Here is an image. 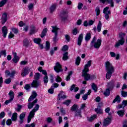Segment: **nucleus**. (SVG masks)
Wrapping results in <instances>:
<instances>
[{
	"label": "nucleus",
	"mask_w": 127,
	"mask_h": 127,
	"mask_svg": "<svg viewBox=\"0 0 127 127\" xmlns=\"http://www.w3.org/2000/svg\"><path fill=\"white\" fill-rule=\"evenodd\" d=\"M40 77V74H39V73H35V75H34V80H36L37 81V80H39V78Z\"/></svg>",
	"instance_id": "3c124183"
},
{
	"label": "nucleus",
	"mask_w": 127,
	"mask_h": 127,
	"mask_svg": "<svg viewBox=\"0 0 127 127\" xmlns=\"http://www.w3.org/2000/svg\"><path fill=\"white\" fill-rule=\"evenodd\" d=\"M91 90H89L87 93L84 94L82 96V99L84 101H86L87 99H88V96L90 95L91 94Z\"/></svg>",
	"instance_id": "4be33fe9"
},
{
	"label": "nucleus",
	"mask_w": 127,
	"mask_h": 127,
	"mask_svg": "<svg viewBox=\"0 0 127 127\" xmlns=\"http://www.w3.org/2000/svg\"><path fill=\"white\" fill-rule=\"evenodd\" d=\"M75 117H79V118H82V111L81 109H78L75 112Z\"/></svg>",
	"instance_id": "412c9836"
},
{
	"label": "nucleus",
	"mask_w": 127,
	"mask_h": 127,
	"mask_svg": "<svg viewBox=\"0 0 127 127\" xmlns=\"http://www.w3.org/2000/svg\"><path fill=\"white\" fill-rule=\"evenodd\" d=\"M25 127H35V123H32L31 125L26 124Z\"/></svg>",
	"instance_id": "4d7b16f0"
},
{
	"label": "nucleus",
	"mask_w": 127,
	"mask_h": 127,
	"mask_svg": "<svg viewBox=\"0 0 127 127\" xmlns=\"http://www.w3.org/2000/svg\"><path fill=\"white\" fill-rule=\"evenodd\" d=\"M41 86V83L36 80H33L31 83V86L32 88H35V89H37L39 88Z\"/></svg>",
	"instance_id": "423d86ee"
},
{
	"label": "nucleus",
	"mask_w": 127,
	"mask_h": 127,
	"mask_svg": "<svg viewBox=\"0 0 127 127\" xmlns=\"http://www.w3.org/2000/svg\"><path fill=\"white\" fill-rule=\"evenodd\" d=\"M7 21V14L6 13H4L2 14L1 21L2 24H4L5 22Z\"/></svg>",
	"instance_id": "ddd939ff"
},
{
	"label": "nucleus",
	"mask_w": 127,
	"mask_h": 127,
	"mask_svg": "<svg viewBox=\"0 0 127 127\" xmlns=\"http://www.w3.org/2000/svg\"><path fill=\"white\" fill-rule=\"evenodd\" d=\"M21 75L22 77H24L26 76V75H28V68L24 67L21 73Z\"/></svg>",
	"instance_id": "2eb2a0df"
},
{
	"label": "nucleus",
	"mask_w": 127,
	"mask_h": 127,
	"mask_svg": "<svg viewBox=\"0 0 127 127\" xmlns=\"http://www.w3.org/2000/svg\"><path fill=\"white\" fill-rule=\"evenodd\" d=\"M52 27L53 28L52 32L55 33V36L53 38V41H54V42H56V41H57V35H58V30H59V29L57 26H52Z\"/></svg>",
	"instance_id": "39448f33"
},
{
	"label": "nucleus",
	"mask_w": 127,
	"mask_h": 127,
	"mask_svg": "<svg viewBox=\"0 0 127 127\" xmlns=\"http://www.w3.org/2000/svg\"><path fill=\"white\" fill-rule=\"evenodd\" d=\"M84 38V35L83 34H80L77 40V45L78 46H81V45L82 44V42H83V38Z\"/></svg>",
	"instance_id": "9b49d317"
},
{
	"label": "nucleus",
	"mask_w": 127,
	"mask_h": 127,
	"mask_svg": "<svg viewBox=\"0 0 127 127\" xmlns=\"http://www.w3.org/2000/svg\"><path fill=\"white\" fill-rule=\"evenodd\" d=\"M59 87V84L54 83L52 85V88H54V89L55 88H58Z\"/></svg>",
	"instance_id": "680f3d73"
},
{
	"label": "nucleus",
	"mask_w": 127,
	"mask_h": 127,
	"mask_svg": "<svg viewBox=\"0 0 127 127\" xmlns=\"http://www.w3.org/2000/svg\"><path fill=\"white\" fill-rule=\"evenodd\" d=\"M43 82L45 84H47V83H48V76L47 75H45L44 77Z\"/></svg>",
	"instance_id": "09e8293b"
},
{
	"label": "nucleus",
	"mask_w": 127,
	"mask_h": 127,
	"mask_svg": "<svg viewBox=\"0 0 127 127\" xmlns=\"http://www.w3.org/2000/svg\"><path fill=\"white\" fill-rule=\"evenodd\" d=\"M79 109V107H78V105L74 104L72 106V107L71 108V110L72 112H76L77 110H78Z\"/></svg>",
	"instance_id": "c756f323"
},
{
	"label": "nucleus",
	"mask_w": 127,
	"mask_h": 127,
	"mask_svg": "<svg viewBox=\"0 0 127 127\" xmlns=\"http://www.w3.org/2000/svg\"><path fill=\"white\" fill-rule=\"evenodd\" d=\"M6 1H7V0H2L0 2V7H2V6H3L5 3H6Z\"/></svg>",
	"instance_id": "49530a36"
},
{
	"label": "nucleus",
	"mask_w": 127,
	"mask_h": 127,
	"mask_svg": "<svg viewBox=\"0 0 127 127\" xmlns=\"http://www.w3.org/2000/svg\"><path fill=\"white\" fill-rule=\"evenodd\" d=\"M101 30H102V22L100 21L97 25V31L98 32H101Z\"/></svg>",
	"instance_id": "7c9ffc66"
},
{
	"label": "nucleus",
	"mask_w": 127,
	"mask_h": 127,
	"mask_svg": "<svg viewBox=\"0 0 127 127\" xmlns=\"http://www.w3.org/2000/svg\"><path fill=\"white\" fill-rule=\"evenodd\" d=\"M127 120H125L123 122V127H127Z\"/></svg>",
	"instance_id": "774afa93"
},
{
	"label": "nucleus",
	"mask_w": 127,
	"mask_h": 127,
	"mask_svg": "<svg viewBox=\"0 0 127 127\" xmlns=\"http://www.w3.org/2000/svg\"><path fill=\"white\" fill-rule=\"evenodd\" d=\"M39 110V105L38 104H36L34 108L32 110L34 112H37Z\"/></svg>",
	"instance_id": "a18cd8bd"
},
{
	"label": "nucleus",
	"mask_w": 127,
	"mask_h": 127,
	"mask_svg": "<svg viewBox=\"0 0 127 127\" xmlns=\"http://www.w3.org/2000/svg\"><path fill=\"white\" fill-rule=\"evenodd\" d=\"M23 43V46H25V47H28V45H29V42H28V40H27V39H24Z\"/></svg>",
	"instance_id": "cd10ccee"
},
{
	"label": "nucleus",
	"mask_w": 127,
	"mask_h": 127,
	"mask_svg": "<svg viewBox=\"0 0 127 127\" xmlns=\"http://www.w3.org/2000/svg\"><path fill=\"white\" fill-rule=\"evenodd\" d=\"M34 8V3H30L28 5V8L29 10H32Z\"/></svg>",
	"instance_id": "473e14b6"
},
{
	"label": "nucleus",
	"mask_w": 127,
	"mask_h": 127,
	"mask_svg": "<svg viewBox=\"0 0 127 127\" xmlns=\"http://www.w3.org/2000/svg\"><path fill=\"white\" fill-rule=\"evenodd\" d=\"M37 99H35V100H34L32 103L30 102L28 104V109H29V110H31V109H32V108H33V106H34L35 105V104H36V103H37Z\"/></svg>",
	"instance_id": "4468645a"
},
{
	"label": "nucleus",
	"mask_w": 127,
	"mask_h": 127,
	"mask_svg": "<svg viewBox=\"0 0 127 127\" xmlns=\"http://www.w3.org/2000/svg\"><path fill=\"white\" fill-rule=\"evenodd\" d=\"M12 102V100L11 99H9V100H7L5 101L4 102V105H6V106H7V105H8V104H10V103H11Z\"/></svg>",
	"instance_id": "052dcab7"
},
{
	"label": "nucleus",
	"mask_w": 127,
	"mask_h": 127,
	"mask_svg": "<svg viewBox=\"0 0 127 127\" xmlns=\"http://www.w3.org/2000/svg\"><path fill=\"white\" fill-rule=\"evenodd\" d=\"M35 32H37V31L35 29V27L34 26H31L29 34L30 35L34 34Z\"/></svg>",
	"instance_id": "bb28decb"
},
{
	"label": "nucleus",
	"mask_w": 127,
	"mask_h": 127,
	"mask_svg": "<svg viewBox=\"0 0 127 127\" xmlns=\"http://www.w3.org/2000/svg\"><path fill=\"white\" fill-rule=\"evenodd\" d=\"M8 96L10 100L13 101V99L14 98V92L12 91V90H10L8 93Z\"/></svg>",
	"instance_id": "393cba45"
},
{
	"label": "nucleus",
	"mask_w": 127,
	"mask_h": 127,
	"mask_svg": "<svg viewBox=\"0 0 127 127\" xmlns=\"http://www.w3.org/2000/svg\"><path fill=\"white\" fill-rule=\"evenodd\" d=\"M116 102L117 103H120L121 102V97H120V96L118 95L115 99L113 100V103H115Z\"/></svg>",
	"instance_id": "2f4dec72"
},
{
	"label": "nucleus",
	"mask_w": 127,
	"mask_h": 127,
	"mask_svg": "<svg viewBox=\"0 0 127 127\" xmlns=\"http://www.w3.org/2000/svg\"><path fill=\"white\" fill-rule=\"evenodd\" d=\"M78 33H79V31H78V29L77 28H75L72 30V34H73V35H77Z\"/></svg>",
	"instance_id": "c03bdc74"
},
{
	"label": "nucleus",
	"mask_w": 127,
	"mask_h": 127,
	"mask_svg": "<svg viewBox=\"0 0 127 127\" xmlns=\"http://www.w3.org/2000/svg\"><path fill=\"white\" fill-rule=\"evenodd\" d=\"M57 7V3H55L53 4L50 7V10L51 13H52V12H54V11L56 10Z\"/></svg>",
	"instance_id": "dca6fc26"
},
{
	"label": "nucleus",
	"mask_w": 127,
	"mask_h": 127,
	"mask_svg": "<svg viewBox=\"0 0 127 127\" xmlns=\"http://www.w3.org/2000/svg\"><path fill=\"white\" fill-rule=\"evenodd\" d=\"M0 54H1V55H3L4 57H6V50H4L2 51H1L0 52Z\"/></svg>",
	"instance_id": "864d4df0"
},
{
	"label": "nucleus",
	"mask_w": 127,
	"mask_h": 127,
	"mask_svg": "<svg viewBox=\"0 0 127 127\" xmlns=\"http://www.w3.org/2000/svg\"><path fill=\"white\" fill-rule=\"evenodd\" d=\"M117 114L120 117H124V116L125 115V111L120 110L118 111Z\"/></svg>",
	"instance_id": "72a5a7b5"
},
{
	"label": "nucleus",
	"mask_w": 127,
	"mask_h": 127,
	"mask_svg": "<svg viewBox=\"0 0 127 127\" xmlns=\"http://www.w3.org/2000/svg\"><path fill=\"white\" fill-rule=\"evenodd\" d=\"M47 30H47V28H45L43 30L42 33L41 34V37L42 38H43V37H44V36H45L46 35V33H47Z\"/></svg>",
	"instance_id": "a878e982"
},
{
	"label": "nucleus",
	"mask_w": 127,
	"mask_h": 127,
	"mask_svg": "<svg viewBox=\"0 0 127 127\" xmlns=\"http://www.w3.org/2000/svg\"><path fill=\"white\" fill-rule=\"evenodd\" d=\"M19 61V58L18 57H17L16 58H14L12 59V61L14 62V63H17V62Z\"/></svg>",
	"instance_id": "0e129e2a"
},
{
	"label": "nucleus",
	"mask_w": 127,
	"mask_h": 127,
	"mask_svg": "<svg viewBox=\"0 0 127 127\" xmlns=\"http://www.w3.org/2000/svg\"><path fill=\"white\" fill-rule=\"evenodd\" d=\"M54 69L57 73H59V72H62V71H63L62 69V66L59 63H57L56 64V65L54 67Z\"/></svg>",
	"instance_id": "0eeeda50"
},
{
	"label": "nucleus",
	"mask_w": 127,
	"mask_h": 127,
	"mask_svg": "<svg viewBox=\"0 0 127 127\" xmlns=\"http://www.w3.org/2000/svg\"><path fill=\"white\" fill-rule=\"evenodd\" d=\"M96 41L97 38H96V37H94L90 43V46L91 47H94V48L99 49L101 45H102V40L98 39L97 41Z\"/></svg>",
	"instance_id": "7ed1b4c3"
},
{
	"label": "nucleus",
	"mask_w": 127,
	"mask_h": 127,
	"mask_svg": "<svg viewBox=\"0 0 127 127\" xmlns=\"http://www.w3.org/2000/svg\"><path fill=\"white\" fill-rule=\"evenodd\" d=\"M108 86L110 89H112L115 86V83H114V82H110L108 84Z\"/></svg>",
	"instance_id": "79ce46f5"
},
{
	"label": "nucleus",
	"mask_w": 127,
	"mask_h": 127,
	"mask_svg": "<svg viewBox=\"0 0 127 127\" xmlns=\"http://www.w3.org/2000/svg\"><path fill=\"white\" fill-rule=\"evenodd\" d=\"M92 65V61H89L87 64H86L84 66V68L82 70V77H84L85 80L86 81H88L90 78L91 75L88 74V72H89V67H91Z\"/></svg>",
	"instance_id": "f03ea898"
},
{
	"label": "nucleus",
	"mask_w": 127,
	"mask_h": 127,
	"mask_svg": "<svg viewBox=\"0 0 127 127\" xmlns=\"http://www.w3.org/2000/svg\"><path fill=\"white\" fill-rule=\"evenodd\" d=\"M63 93H64L63 91H61L60 93L59 94L58 96V98L59 100H60V99H66L67 98V96L66 95H63Z\"/></svg>",
	"instance_id": "6ab92c4d"
},
{
	"label": "nucleus",
	"mask_w": 127,
	"mask_h": 127,
	"mask_svg": "<svg viewBox=\"0 0 127 127\" xmlns=\"http://www.w3.org/2000/svg\"><path fill=\"white\" fill-rule=\"evenodd\" d=\"M92 38V34L90 33H87L85 37V40L86 42L90 41V39Z\"/></svg>",
	"instance_id": "aec40b11"
},
{
	"label": "nucleus",
	"mask_w": 127,
	"mask_h": 127,
	"mask_svg": "<svg viewBox=\"0 0 127 127\" xmlns=\"http://www.w3.org/2000/svg\"><path fill=\"white\" fill-rule=\"evenodd\" d=\"M61 17L63 20H66L67 19V17H68V15L66 12H63L61 14Z\"/></svg>",
	"instance_id": "a211bd4d"
},
{
	"label": "nucleus",
	"mask_w": 127,
	"mask_h": 127,
	"mask_svg": "<svg viewBox=\"0 0 127 127\" xmlns=\"http://www.w3.org/2000/svg\"><path fill=\"white\" fill-rule=\"evenodd\" d=\"M11 120L13 122H15L17 120V114L16 113H14L12 114Z\"/></svg>",
	"instance_id": "c85d7f7f"
},
{
	"label": "nucleus",
	"mask_w": 127,
	"mask_h": 127,
	"mask_svg": "<svg viewBox=\"0 0 127 127\" xmlns=\"http://www.w3.org/2000/svg\"><path fill=\"white\" fill-rule=\"evenodd\" d=\"M36 97H37V93H36V91H33L32 93L31 96L28 99V102H31V101H33V100H34Z\"/></svg>",
	"instance_id": "f8f14e48"
},
{
	"label": "nucleus",
	"mask_w": 127,
	"mask_h": 127,
	"mask_svg": "<svg viewBox=\"0 0 127 127\" xmlns=\"http://www.w3.org/2000/svg\"><path fill=\"white\" fill-rule=\"evenodd\" d=\"M35 115V112L34 111H33V110H32L30 112L29 115L28 116V118H27L28 124H29V123H30V122L31 121V119H33V118H34Z\"/></svg>",
	"instance_id": "6e6552de"
},
{
	"label": "nucleus",
	"mask_w": 127,
	"mask_h": 127,
	"mask_svg": "<svg viewBox=\"0 0 127 127\" xmlns=\"http://www.w3.org/2000/svg\"><path fill=\"white\" fill-rule=\"evenodd\" d=\"M109 8H110V7L107 6L103 9V13L104 14H111V10H109Z\"/></svg>",
	"instance_id": "5701e85b"
},
{
	"label": "nucleus",
	"mask_w": 127,
	"mask_h": 127,
	"mask_svg": "<svg viewBox=\"0 0 127 127\" xmlns=\"http://www.w3.org/2000/svg\"><path fill=\"white\" fill-rule=\"evenodd\" d=\"M61 113L63 116H65L66 115V110L64 108H61Z\"/></svg>",
	"instance_id": "603ef678"
},
{
	"label": "nucleus",
	"mask_w": 127,
	"mask_h": 127,
	"mask_svg": "<svg viewBox=\"0 0 127 127\" xmlns=\"http://www.w3.org/2000/svg\"><path fill=\"white\" fill-rule=\"evenodd\" d=\"M95 111L97 114H103V110L99 108H95Z\"/></svg>",
	"instance_id": "de8ad7c7"
},
{
	"label": "nucleus",
	"mask_w": 127,
	"mask_h": 127,
	"mask_svg": "<svg viewBox=\"0 0 127 127\" xmlns=\"http://www.w3.org/2000/svg\"><path fill=\"white\" fill-rule=\"evenodd\" d=\"M34 42L37 44H40L41 42V39L40 38H35L34 39Z\"/></svg>",
	"instance_id": "58836bf2"
},
{
	"label": "nucleus",
	"mask_w": 127,
	"mask_h": 127,
	"mask_svg": "<svg viewBox=\"0 0 127 127\" xmlns=\"http://www.w3.org/2000/svg\"><path fill=\"white\" fill-rule=\"evenodd\" d=\"M68 58V52H65L63 55V59L64 61H66V60H67Z\"/></svg>",
	"instance_id": "e433bc0d"
},
{
	"label": "nucleus",
	"mask_w": 127,
	"mask_h": 127,
	"mask_svg": "<svg viewBox=\"0 0 127 127\" xmlns=\"http://www.w3.org/2000/svg\"><path fill=\"white\" fill-rule=\"evenodd\" d=\"M46 50H48L49 49H50V43L49 42L47 41L46 42V47L45 48Z\"/></svg>",
	"instance_id": "a19ab883"
},
{
	"label": "nucleus",
	"mask_w": 127,
	"mask_h": 127,
	"mask_svg": "<svg viewBox=\"0 0 127 127\" xmlns=\"http://www.w3.org/2000/svg\"><path fill=\"white\" fill-rule=\"evenodd\" d=\"M96 119H97V115H94L91 116L90 118H88V121H89V122H93V121L96 120Z\"/></svg>",
	"instance_id": "f704fd0d"
},
{
	"label": "nucleus",
	"mask_w": 127,
	"mask_h": 127,
	"mask_svg": "<svg viewBox=\"0 0 127 127\" xmlns=\"http://www.w3.org/2000/svg\"><path fill=\"white\" fill-rule=\"evenodd\" d=\"M21 109H22V106L17 104V107L15 108L16 112H20Z\"/></svg>",
	"instance_id": "8fccbe9b"
},
{
	"label": "nucleus",
	"mask_w": 127,
	"mask_h": 127,
	"mask_svg": "<svg viewBox=\"0 0 127 127\" xmlns=\"http://www.w3.org/2000/svg\"><path fill=\"white\" fill-rule=\"evenodd\" d=\"M68 46L67 45H64L63 46V48H62V50L63 51H67V50H68Z\"/></svg>",
	"instance_id": "338daca9"
},
{
	"label": "nucleus",
	"mask_w": 127,
	"mask_h": 127,
	"mask_svg": "<svg viewBox=\"0 0 127 127\" xmlns=\"http://www.w3.org/2000/svg\"><path fill=\"white\" fill-rule=\"evenodd\" d=\"M121 95H122V97H124V98H126V97H127V92L122 91L121 92Z\"/></svg>",
	"instance_id": "bf43d9fd"
},
{
	"label": "nucleus",
	"mask_w": 127,
	"mask_h": 127,
	"mask_svg": "<svg viewBox=\"0 0 127 127\" xmlns=\"http://www.w3.org/2000/svg\"><path fill=\"white\" fill-rule=\"evenodd\" d=\"M111 122H112V118H107L105 119L103 123L104 127H108V126H109V125L111 124Z\"/></svg>",
	"instance_id": "9d476101"
},
{
	"label": "nucleus",
	"mask_w": 127,
	"mask_h": 127,
	"mask_svg": "<svg viewBox=\"0 0 127 127\" xmlns=\"http://www.w3.org/2000/svg\"><path fill=\"white\" fill-rule=\"evenodd\" d=\"M80 62H81V58L80 57H77L75 61L76 65H77V66H78V65H80Z\"/></svg>",
	"instance_id": "c9c22d12"
},
{
	"label": "nucleus",
	"mask_w": 127,
	"mask_h": 127,
	"mask_svg": "<svg viewBox=\"0 0 127 127\" xmlns=\"http://www.w3.org/2000/svg\"><path fill=\"white\" fill-rule=\"evenodd\" d=\"M82 7H83V3L79 2L78 3L77 8L78 9H82Z\"/></svg>",
	"instance_id": "69168bd1"
},
{
	"label": "nucleus",
	"mask_w": 127,
	"mask_h": 127,
	"mask_svg": "<svg viewBox=\"0 0 127 127\" xmlns=\"http://www.w3.org/2000/svg\"><path fill=\"white\" fill-rule=\"evenodd\" d=\"M48 93L49 94H53L54 93V88H52V86L48 90Z\"/></svg>",
	"instance_id": "13d9d810"
},
{
	"label": "nucleus",
	"mask_w": 127,
	"mask_h": 127,
	"mask_svg": "<svg viewBox=\"0 0 127 127\" xmlns=\"http://www.w3.org/2000/svg\"><path fill=\"white\" fill-rule=\"evenodd\" d=\"M95 11L96 12V15H100V13H101V10H100V7L97 6L95 8Z\"/></svg>",
	"instance_id": "4c0bfd02"
},
{
	"label": "nucleus",
	"mask_w": 127,
	"mask_h": 127,
	"mask_svg": "<svg viewBox=\"0 0 127 127\" xmlns=\"http://www.w3.org/2000/svg\"><path fill=\"white\" fill-rule=\"evenodd\" d=\"M2 33H3V36L4 38L6 37L7 34V28L5 26L2 28Z\"/></svg>",
	"instance_id": "f3484780"
},
{
	"label": "nucleus",
	"mask_w": 127,
	"mask_h": 127,
	"mask_svg": "<svg viewBox=\"0 0 127 127\" xmlns=\"http://www.w3.org/2000/svg\"><path fill=\"white\" fill-rule=\"evenodd\" d=\"M105 65L107 71L106 79H111L113 73L115 72V67H114L112 63H110L109 61L106 62Z\"/></svg>",
	"instance_id": "f257e3e1"
},
{
	"label": "nucleus",
	"mask_w": 127,
	"mask_h": 127,
	"mask_svg": "<svg viewBox=\"0 0 127 127\" xmlns=\"http://www.w3.org/2000/svg\"><path fill=\"white\" fill-rule=\"evenodd\" d=\"M91 86L93 90H94V92H97V91H98V87L95 83H93Z\"/></svg>",
	"instance_id": "37998d69"
},
{
	"label": "nucleus",
	"mask_w": 127,
	"mask_h": 127,
	"mask_svg": "<svg viewBox=\"0 0 127 127\" xmlns=\"http://www.w3.org/2000/svg\"><path fill=\"white\" fill-rule=\"evenodd\" d=\"M56 81L57 83H60L62 81V79H61V77L59 76V75H58L56 78Z\"/></svg>",
	"instance_id": "6e6d98bb"
},
{
	"label": "nucleus",
	"mask_w": 127,
	"mask_h": 127,
	"mask_svg": "<svg viewBox=\"0 0 127 127\" xmlns=\"http://www.w3.org/2000/svg\"><path fill=\"white\" fill-rule=\"evenodd\" d=\"M24 118H25V113L23 112L19 116L20 124H22V123H23V119H24Z\"/></svg>",
	"instance_id": "b1692460"
},
{
	"label": "nucleus",
	"mask_w": 127,
	"mask_h": 127,
	"mask_svg": "<svg viewBox=\"0 0 127 127\" xmlns=\"http://www.w3.org/2000/svg\"><path fill=\"white\" fill-rule=\"evenodd\" d=\"M70 103H71V100H67L64 102L63 104V105H66V106H68L69 105H70Z\"/></svg>",
	"instance_id": "5fc2aeb1"
},
{
	"label": "nucleus",
	"mask_w": 127,
	"mask_h": 127,
	"mask_svg": "<svg viewBox=\"0 0 127 127\" xmlns=\"http://www.w3.org/2000/svg\"><path fill=\"white\" fill-rule=\"evenodd\" d=\"M99 1L103 4L105 3V2H108V3H110V4H111V7H114V0H99Z\"/></svg>",
	"instance_id": "1a4fd4ad"
},
{
	"label": "nucleus",
	"mask_w": 127,
	"mask_h": 127,
	"mask_svg": "<svg viewBox=\"0 0 127 127\" xmlns=\"http://www.w3.org/2000/svg\"><path fill=\"white\" fill-rule=\"evenodd\" d=\"M11 82V78H7L4 81V83H5V84H10Z\"/></svg>",
	"instance_id": "e2e57ef3"
},
{
	"label": "nucleus",
	"mask_w": 127,
	"mask_h": 127,
	"mask_svg": "<svg viewBox=\"0 0 127 127\" xmlns=\"http://www.w3.org/2000/svg\"><path fill=\"white\" fill-rule=\"evenodd\" d=\"M111 93V91L109 89H106L105 92H104V95L106 97H108V96H110V94Z\"/></svg>",
	"instance_id": "ea45409f"
},
{
	"label": "nucleus",
	"mask_w": 127,
	"mask_h": 127,
	"mask_svg": "<svg viewBox=\"0 0 127 127\" xmlns=\"http://www.w3.org/2000/svg\"><path fill=\"white\" fill-rule=\"evenodd\" d=\"M125 36H126V33H120L119 34L120 40H118L115 44V47H116V48H119L121 45H124V44H125Z\"/></svg>",
	"instance_id": "20e7f679"
}]
</instances>
